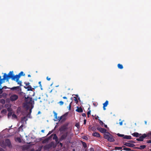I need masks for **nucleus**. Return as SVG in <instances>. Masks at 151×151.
<instances>
[{"instance_id":"1","label":"nucleus","mask_w":151,"mask_h":151,"mask_svg":"<svg viewBox=\"0 0 151 151\" xmlns=\"http://www.w3.org/2000/svg\"><path fill=\"white\" fill-rule=\"evenodd\" d=\"M3 78H1V76H0V81H3V80H6L8 81L9 79H11L12 80L15 81L16 78V75L14 76L13 71H10L7 75L6 73H4L3 76Z\"/></svg>"},{"instance_id":"2","label":"nucleus","mask_w":151,"mask_h":151,"mask_svg":"<svg viewBox=\"0 0 151 151\" xmlns=\"http://www.w3.org/2000/svg\"><path fill=\"white\" fill-rule=\"evenodd\" d=\"M104 138L110 142H114L115 141L113 136L108 132H107L104 133Z\"/></svg>"},{"instance_id":"3","label":"nucleus","mask_w":151,"mask_h":151,"mask_svg":"<svg viewBox=\"0 0 151 151\" xmlns=\"http://www.w3.org/2000/svg\"><path fill=\"white\" fill-rule=\"evenodd\" d=\"M25 103L24 104V106L26 108H28L29 104L31 105L32 104V103L34 102L32 98L29 97L25 98Z\"/></svg>"},{"instance_id":"4","label":"nucleus","mask_w":151,"mask_h":151,"mask_svg":"<svg viewBox=\"0 0 151 151\" xmlns=\"http://www.w3.org/2000/svg\"><path fill=\"white\" fill-rule=\"evenodd\" d=\"M61 134V135L59 138V141H62L66 139L68 136L69 132H62Z\"/></svg>"},{"instance_id":"5","label":"nucleus","mask_w":151,"mask_h":151,"mask_svg":"<svg viewBox=\"0 0 151 151\" xmlns=\"http://www.w3.org/2000/svg\"><path fill=\"white\" fill-rule=\"evenodd\" d=\"M68 124H65L63 125L60 127L59 129L60 132H63L65 131L68 129Z\"/></svg>"},{"instance_id":"6","label":"nucleus","mask_w":151,"mask_h":151,"mask_svg":"<svg viewBox=\"0 0 151 151\" xmlns=\"http://www.w3.org/2000/svg\"><path fill=\"white\" fill-rule=\"evenodd\" d=\"M18 98V96L16 94H13L10 97V100L12 101H13L17 100Z\"/></svg>"},{"instance_id":"7","label":"nucleus","mask_w":151,"mask_h":151,"mask_svg":"<svg viewBox=\"0 0 151 151\" xmlns=\"http://www.w3.org/2000/svg\"><path fill=\"white\" fill-rule=\"evenodd\" d=\"M5 143L6 146H8L9 148H10L12 147V146L9 139H6L5 140Z\"/></svg>"},{"instance_id":"8","label":"nucleus","mask_w":151,"mask_h":151,"mask_svg":"<svg viewBox=\"0 0 151 151\" xmlns=\"http://www.w3.org/2000/svg\"><path fill=\"white\" fill-rule=\"evenodd\" d=\"M9 89H10L12 91L16 90L18 91H21V88L20 86H17L16 87H14L12 88H9Z\"/></svg>"},{"instance_id":"9","label":"nucleus","mask_w":151,"mask_h":151,"mask_svg":"<svg viewBox=\"0 0 151 151\" xmlns=\"http://www.w3.org/2000/svg\"><path fill=\"white\" fill-rule=\"evenodd\" d=\"M123 143L124 145L131 147H133L135 146V145L134 144H131L129 142H123Z\"/></svg>"},{"instance_id":"10","label":"nucleus","mask_w":151,"mask_h":151,"mask_svg":"<svg viewBox=\"0 0 151 151\" xmlns=\"http://www.w3.org/2000/svg\"><path fill=\"white\" fill-rule=\"evenodd\" d=\"M97 129L101 133H105L106 132V130L105 129L98 127L97 128Z\"/></svg>"},{"instance_id":"11","label":"nucleus","mask_w":151,"mask_h":151,"mask_svg":"<svg viewBox=\"0 0 151 151\" xmlns=\"http://www.w3.org/2000/svg\"><path fill=\"white\" fill-rule=\"evenodd\" d=\"M53 139L55 140V141L57 144H58L59 143V141H58L59 139L56 134H54Z\"/></svg>"},{"instance_id":"12","label":"nucleus","mask_w":151,"mask_h":151,"mask_svg":"<svg viewBox=\"0 0 151 151\" xmlns=\"http://www.w3.org/2000/svg\"><path fill=\"white\" fill-rule=\"evenodd\" d=\"M27 120V116H23L22 117L21 119V122L23 124H24V122H26Z\"/></svg>"},{"instance_id":"13","label":"nucleus","mask_w":151,"mask_h":151,"mask_svg":"<svg viewBox=\"0 0 151 151\" xmlns=\"http://www.w3.org/2000/svg\"><path fill=\"white\" fill-rule=\"evenodd\" d=\"M24 88L26 89H27L28 91H33L34 88H32L30 85L28 86H24Z\"/></svg>"},{"instance_id":"14","label":"nucleus","mask_w":151,"mask_h":151,"mask_svg":"<svg viewBox=\"0 0 151 151\" xmlns=\"http://www.w3.org/2000/svg\"><path fill=\"white\" fill-rule=\"evenodd\" d=\"M143 135L144 136L145 135V138L146 137H147V139H151V137H150V136H151V132H148L147 134H143Z\"/></svg>"},{"instance_id":"15","label":"nucleus","mask_w":151,"mask_h":151,"mask_svg":"<svg viewBox=\"0 0 151 151\" xmlns=\"http://www.w3.org/2000/svg\"><path fill=\"white\" fill-rule=\"evenodd\" d=\"M145 135H144V136L143 134L142 135L140 136L139 138H137L136 140L138 141H142L144 140V139L145 138Z\"/></svg>"},{"instance_id":"16","label":"nucleus","mask_w":151,"mask_h":151,"mask_svg":"<svg viewBox=\"0 0 151 151\" xmlns=\"http://www.w3.org/2000/svg\"><path fill=\"white\" fill-rule=\"evenodd\" d=\"M109 104V101L106 100L105 102L103 104V109L104 110H106L105 107H106Z\"/></svg>"},{"instance_id":"17","label":"nucleus","mask_w":151,"mask_h":151,"mask_svg":"<svg viewBox=\"0 0 151 151\" xmlns=\"http://www.w3.org/2000/svg\"><path fill=\"white\" fill-rule=\"evenodd\" d=\"M54 145V143L53 142H51L49 144L47 145L46 146V147L48 149H49L52 147Z\"/></svg>"},{"instance_id":"18","label":"nucleus","mask_w":151,"mask_h":151,"mask_svg":"<svg viewBox=\"0 0 151 151\" xmlns=\"http://www.w3.org/2000/svg\"><path fill=\"white\" fill-rule=\"evenodd\" d=\"M0 145L3 148H6V145L4 141L0 143Z\"/></svg>"},{"instance_id":"19","label":"nucleus","mask_w":151,"mask_h":151,"mask_svg":"<svg viewBox=\"0 0 151 151\" xmlns=\"http://www.w3.org/2000/svg\"><path fill=\"white\" fill-rule=\"evenodd\" d=\"M24 75V74L23 72V71H21L19 73L18 75H16V78H17L18 79V78H19L21 76Z\"/></svg>"},{"instance_id":"20","label":"nucleus","mask_w":151,"mask_h":151,"mask_svg":"<svg viewBox=\"0 0 151 151\" xmlns=\"http://www.w3.org/2000/svg\"><path fill=\"white\" fill-rule=\"evenodd\" d=\"M92 135L94 137H100L101 136L100 134L99 133L96 132H95L93 133Z\"/></svg>"},{"instance_id":"21","label":"nucleus","mask_w":151,"mask_h":151,"mask_svg":"<svg viewBox=\"0 0 151 151\" xmlns=\"http://www.w3.org/2000/svg\"><path fill=\"white\" fill-rule=\"evenodd\" d=\"M54 114V121H57L58 120V117H57V114L54 111H53V112Z\"/></svg>"},{"instance_id":"22","label":"nucleus","mask_w":151,"mask_h":151,"mask_svg":"<svg viewBox=\"0 0 151 151\" xmlns=\"http://www.w3.org/2000/svg\"><path fill=\"white\" fill-rule=\"evenodd\" d=\"M77 108L76 110V111L78 112L81 113L83 111V109L81 107H77Z\"/></svg>"},{"instance_id":"23","label":"nucleus","mask_w":151,"mask_h":151,"mask_svg":"<svg viewBox=\"0 0 151 151\" xmlns=\"http://www.w3.org/2000/svg\"><path fill=\"white\" fill-rule=\"evenodd\" d=\"M141 134H139L138 133L136 132H134L132 134V135L137 137H139V136Z\"/></svg>"},{"instance_id":"24","label":"nucleus","mask_w":151,"mask_h":151,"mask_svg":"<svg viewBox=\"0 0 151 151\" xmlns=\"http://www.w3.org/2000/svg\"><path fill=\"white\" fill-rule=\"evenodd\" d=\"M19 78H18H18H16V79H15V80L16 81V82L17 83V84H19V86H22V81H20L19 80Z\"/></svg>"},{"instance_id":"25","label":"nucleus","mask_w":151,"mask_h":151,"mask_svg":"<svg viewBox=\"0 0 151 151\" xmlns=\"http://www.w3.org/2000/svg\"><path fill=\"white\" fill-rule=\"evenodd\" d=\"M67 113H66L62 116H63L62 117V121L64 122L65 120L66 119V118L67 116Z\"/></svg>"},{"instance_id":"26","label":"nucleus","mask_w":151,"mask_h":151,"mask_svg":"<svg viewBox=\"0 0 151 151\" xmlns=\"http://www.w3.org/2000/svg\"><path fill=\"white\" fill-rule=\"evenodd\" d=\"M123 138L127 139H132V137L130 135H124Z\"/></svg>"},{"instance_id":"27","label":"nucleus","mask_w":151,"mask_h":151,"mask_svg":"<svg viewBox=\"0 0 151 151\" xmlns=\"http://www.w3.org/2000/svg\"><path fill=\"white\" fill-rule=\"evenodd\" d=\"M3 82V81H1V80L0 81V86H1V85L2 83ZM2 92H3L2 88H1L0 87V94H1L2 93Z\"/></svg>"},{"instance_id":"28","label":"nucleus","mask_w":151,"mask_h":151,"mask_svg":"<svg viewBox=\"0 0 151 151\" xmlns=\"http://www.w3.org/2000/svg\"><path fill=\"white\" fill-rule=\"evenodd\" d=\"M118 68L120 69H122L123 68V67L122 64H118L117 65Z\"/></svg>"},{"instance_id":"29","label":"nucleus","mask_w":151,"mask_h":151,"mask_svg":"<svg viewBox=\"0 0 151 151\" xmlns=\"http://www.w3.org/2000/svg\"><path fill=\"white\" fill-rule=\"evenodd\" d=\"M82 144L83 146L85 148L87 147V145L86 144L85 142L82 141Z\"/></svg>"},{"instance_id":"30","label":"nucleus","mask_w":151,"mask_h":151,"mask_svg":"<svg viewBox=\"0 0 151 151\" xmlns=\"http://www.w3.org/2000/svg\"><path fill=\"white\" fill-rule=\"evenodd\" d=\"M123 150L127 151H131V149L128 148L124 147L123 148Z\"/></svg>"},{"instance_id":"31","label":"nucleus","mask_w":151,"mask_h":151,"mask_svg":"<svg viewBox=\"0 0 151 151\" xmlns=\"http://www.w3.org/2000/svg\"><path fill=\"white\" fill-rule=\"evenodd\" d=\"M12 112H10L8 113V118L10 117L12 115Z\"/></svg>"},{"instance_id":"32","label":"nucleus","mask_w":151,"mask_h":151,"mask_svg":"<svg viewBox=\"0 0 151 151\" xmlns=\"http://www.w3.org/2000/svg\"><path fill=\"white\" fill-rule=\"evenodd\" d=\"M1 113H4V114H5L6 113V109H3L1 111Z\"/></svg>"},{"instance_id":"33","label":"nucleus","mask_w":151,"mask_h":151,"mask_svg":"<svg viewBox=\"0 0 151 151\" xmlns=\"http://www.w3.org/2000/svg\"><path fill=\"white\" fill-rule=\"evenodd\" d=\"M122 148V147H115V150H121Z\"/></svg>"},{"instance_id":"34","label":"nucleus","mask_w":151,"mask_h":151,"mask_svg":"<svg viewBox=\"0 0 151 151\" xmlns=\"http://www.w3.org/2000/svg\"><path fill=\"white\" fill-rule=\"evenodd\" d=\"M7 111H9V112H12V109L11 108V106L8 107L7 108Z\"/></svg>"},{"instance_id":"35","label":"nucleus","mask_w":151,"mask_h":151,"mask_svg":"<svg viewBox=\"0 0 151 151\" xmlns=\"http://www.w3.org/2000/svg\"><path fill=\"white\" fill-rule=\"evenodd\" d=\"M146 147V146L145 145H140V146L139 149H144Z\"/></svg>"},{"instance_id":"36","label":"nucleus","mask_w":151,"mask_h":151,"mask_svg":"<svg viewBox=\"0 0 151 151\" xmlns=\"http://www.w3.org/2000/svg\"><path fill=\"white\" fill-rule=\"evenodd\" d=\"M12 117L13 119H16L17 118V115L14 114H12Z\"/></svg>"},{"instance_id":"37","label":"nucleus","mask_w":151,"mask_h":151,"mask_svg":"<svg viewBox=\"0 0 151 151\" xmlns=\"http://www.w3.org/2000/svg\"><path fill=\"white\" fill-rule=\"evenodd\" d=\"M117 135L119 136L120 137H124V135L123 134H120L119 133H118L117 134Z\"/></svg>"},{"instance_id":"38","label":"nucleus","mask_w":151,"mask_h":151,"mask_svg":"<svg viewBox=\"0 0 151 151\" xmlns=\"http://www.w3.org/2000/svg\"><path fill=\"white\" fill-rule=\"evenodd\" d=\"M74 99H75L74 100L76 101V103H77L78 102V101L77 99V98L76 97H74Z\"/></svg>"},{"instance_id":"39","label":"nucleus","mask_w":151,"mask_h":151,"mask_svg":"<svg viewBox=\"0 0 151 151\" xmlns=\"http://www.w3.org/2000/svg\"><path fill=\"white\" fill-rule=\"evenodd\" d=\"M24 84L26 85V86H29V83L28 82H24Z\"/></svg>"},{"instance_id":"40","label":"nucleus","mask_w":151,"mask_h":151,"mask_svg":"<svg viewBox=\"0 0 151 151\" xmlns=\"http://www.w3.org/2000/svg\"><path fill=\"white\" fill-rule=\"evenodd\" d=\"M99 120V123L101 125H102L104 124L103 122L100 120Z\"/></svg>"},{"instance_id":"41","label":"nucleus","mask_w":151,"mask_h":151,"mask_svg":"<svg viewBox=\"0 0 151 151\" xmlns=\"http://www.w3.org/2000/svg\"><path fill=\"white\" fill-rule=\"evenodd\" d=\"M63 116H61L60 117H58V121H60V120H61V119H62V117Z\"/></svg>"},{"instance_id":"42","label":"nucleus","mask_w":151,"mask_h":151,"mask_svg":"<svg viewBox=\"0 0 151 151\" xmlns=\"http://www.w3.org/2000/svg\"><path fill=\"white\" fill-rule=\"evenodd\" d=\"M59 103L60 105H62L63 104L64 102L63 101H60L59 102Z\"/></svg>"},{"instance_id":"43","label":"nucleus","mask_w":151,"mask_h":151,"mask_svg":"<svg viewBox=\"0 0 151 151\" xmlns=\"http://www.w3.org/2000/svg\"><path fill=\"white\" fill-rule=\"evenodd\" d=\"M129 142H130V143H135V142L133 141L132 140H129Z\"/></svg>"},{"instance_id":"44","label":"nucleus","mask_w":151,"mask_h":151,"mask_svg":"<svg viewBox=\"0 0 151 151\" xmlns=\"http://www.w3.org/2000/svg\"><path fill=\"white\" fill-rule=\"evenodd\" d=\"M71 138V137H68L67 140H68V141H69V142H70Z\"/></svg>"},{"instance_id":"45","label":"nucleus","mask_w":151,"mask_h":151,"mask_svg":"<svg viewBox=\"0 0 151 151\" xmlns=\"http://www.w3.org/2000/svg\"><path fill=\"white\" fill-rule=\"evenodd\" d=\"M8 88L6 86H4L2 88H2V89H6L7 88Z\"/></svg>"},{"instance_id":"46","label":"nucleus","mask_w":151,"mask_h":151,"mask_svg":"<svg viewBox=\"0 0 151 151\" xmlns=\"http://www.w3.org/2000/svg\"><path fill=\"white\" fill-rule=\"evenodd\" d=\"M72 103V102H71L70 104H69V110H70V109H71V104Z\"/></svg>"},{"instance_id":"47","label":"nucleus","mask_w":151,"mask_h":151,"mask_svg":"<svg viewBox=\"0 0 151 151\" xmlns=\"http://www.w3.org/2000/svg\"><path fill=\"white\" fill-rule=\"evenodd\" d=\"M91 129L93 131H95L96 130V129L94 127H92L91 128Z\"/></svg>"},{"instance_id":"48","label":"nucleus","mask_w":151,"mask_h":151,"mask_svg":"<svg viewBox=\"0 0 151 151\" xmlns=\"http://www.w3.org/2000/svg\"><path fill=\"white\" fill-rule=\"evenodd\" d=\"M59 143L58 144H59L61 146V147H62L63 146V144H62V143L61 142H60V141H59Z\"/></svg>"},{"instance_id":"49","label":"nucleus","mask_w":151,"mask_h":151,"mask_svg":"<svg viewBox=\"0 0 151 151\" xmlns=\"http://www.w3.org/2000/svg\"><path fill=\"white\" fill-rule=\"evenodd\" d=\"M91 111L90 110L88 111L87 113V115H89L91 114Z\"/></svg>"},{"instance_id":"50","label":"nucleus","mask_w":151,"mask_h":151,"mask_svg":"<svg viewBox=\"0 0 151 151\" xmlns=\"http://www.w3.org/2000/svg\"><path fill=\"white\" fill-rule=\"evenodd\" d=\"M90 151H94V149L93 148H90Z\"/></svg>"},{"instance_id":"51","label":"nucleus","mask_w":151,"mask_h":151,"mask_svg":"<svg viewBox=\"0 0 151 151\" xmlns=\"http://www.w3.org/2000/svg\"><path fill=\"white\" fill-rule=\"evenodd\" d=\"M46 79L48 81H50V78H49L48 76L46 78Z\"/></svg>"},{"instance_id":"52","label":"nucleus","mask_w":151,"mask_h":151,"mask_svg":"<svg viewBox=\"0 0 151 151\" xmlns=\"http://www.w3.org/2000/svg\"><path fill=\"white\" fill-rule=\"evenodd\" d=\"M147 143H151V140H147Z\"/></svg>"},{"instance_id":"53","label":"nucleus","mask_w":151,"mask_h":151,"mask_svg":"<svg viewBox=\"0 0 151 151\" xmlns=\"http://www.w3.org/2000/svg\"><path fill=\"white\" fill-rule=\"evenodd\" d=\"M83 123H84V124H86V119H85L84 120V121H83Z\"/></svg>"},{"instance_id":"54","label":"nucleus","mask_w":151,"mask_h":151,"mask_svg":"<svg viewBox=\"0 0 151 151\" xmlns=\"http://www.w3.org/2000/svg\"><path fill=\"white\" fill-rule=\"evenodd\" d=\"M0 151H4V150L2 148L0 147Z\"/></svg>"},{"instance_id":"55","label":"nucleus","mask_w":151,"mask_h":151,"mask_svg":"<svg viewBox=\"0 0 151 151\" xmlns=\"http://www.w3.org/2000/svg\"><path fill=\"white\" fill-rule=\"evenodd\" d=\"M82 116H86V114L85 113H83L82 114Z\"/></svg>"},{"instance_id":"56","label":"nucleus","mask_w":151,"mask_h":151,"mask_svg":"<svg viewBox=\"0 0 151 151\" xmlns=\"http://www.w3.org/2000/svg\"><path fill=\"white\" fill-rule=\"evenodd\" d=\"M40 88L41 89V90H42L43 89L42 88V85H41V84H40Z\"/></svg>"},{"instance_id":"57","label":"nucleus","mask_w":151,"mask_h":151,"mask_svg":"<svg viewBox=\"0 0 151 151\" xmlns=\"http://www.w3.org/2000/svg\"><path fill=\"white\" fill-rule=\"evenodd\" d=\"M119 124L120 125H122L123 124L122 122H120Z\"/></svg>"},{"instance_id":"58","label":"nucleus","mask_w":151,"mask_h":151,"mask_svg":"<svg viewBox=\"0 0 151 151\" xmlns=\"http://www.w3.org/2000/svg\"><path fill=\"white\" fill-rule=\"evenodd\" d=\"M63 98L64 99H67V97H65V96H64V97H63Z\"/></svg>"},{"instance_id":"59","label":"nucleus","mask_w":151,"mask_h":151,"mask_svg":"<svg viewBox=\"0 0 151 151\" xmlns=\"http://www.w3.org/2000/svg\"><path fill=\"white\" fill-rule=\"evenodd\" d=\"M104 124V127L105 128H107V125L106 124Z\"/></svg>"},{"instance_id":"60","label":"nucleus","mask_w":151,"mask_h":151,"mask_svg":"<svg viewBox=\"0 0 151 151\" xmlns=\"http://www.w3.org/2000/svg\"><path fill=\"white\" fill-rule=\"evenodd\" d=\"M84 139L87 140L88 139V138L87 137H85L84 138Z\"/></svg>"},{"instance_id":"61","label":"nucleus","mask_w":151,"mask_h":151,"mask_svg":"<svg viewBox=\"0 0 151 151\" xmlns=\"http://www.w3.org/2000/svg\"><path fill=\"white\" fill-rule=\"evenodd\" d=\"M28 77H31V76L30 74H29L28 75Z\"/></svg>"},{"instance_id":"62","label":"nucleus","mask_w":151,"mask_h":151,"mask_svg":"<svg viewBox=\"0 0 151 151\" xmlns=\"http://www.w3.org/2000/svg\"><path fill=\"white\" fill-rule=\"evenodd\" d=\"M41 132H43V133H44V130H41Z\"/></svg>"},{"instance_id":"63","label":"nucleus","mask_w":151,"mask_h":151,"mask_svg":"<svg viewBox=\"0 0 151 151\" xmlns=\"http://www.w3.org/2000/svg\"><path fill=\"white\" fill-rule=\"evenodd\" d=\"M39 85L41 84V81H39L38 83Z\"/></svg>"},{"instance_id":"64","label":"nucleus","mask_w":151,"mask_h":151,"mask_svg":"<svg viewBox=\"0 0 151 151\" xmlns=\"http://www.w3.org/2000/svg\"><path fill=\"white\" fill-rule=\"evenodd\" d=\"M145 124H147V122L146 121H145Z\"/></svg>"}]
</instances>
